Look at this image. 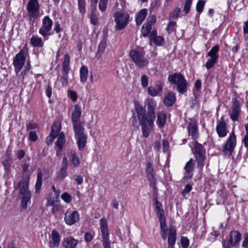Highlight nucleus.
<instances>
[{"instance_id":"obj_7","label":"nucleus","mask_w":248,"mask_h":248,"mask_svg":"<svg viewBox=\"0 0 248 248\" xmlns=\"http://www.w3.org/2000/svg\"><path fill=\"white\" fill-rule=\"evenodd\" d=\"M28 49L27 46H24L13 59V65L15 72L18 74L25 64Z\"/></svg>"},{"instance_id":"obj_42","label":"nucleus","mask_w":248,"mask_h":248,"mask_svg":"<svg viewBox=\"0 0 248 248\" xmlns=\"http://www.w3.org/2000/svg\"><path fill=\"white\" fill-rule=\"evenodd\" d=\"M181 12V9L178 7L175 8L172 12L170 14V18L177 19L178 18L179 15Z\"/></svg>"},{"instance_id":"obj_34","label":"nucleus","mask_w":248,"mask_h":248,"mask_svg":"<svg viewBox=\"0 0 248 248\" xmlns=\"http://www.w3.org/2000/svg\"><path fill=\"white\" fill-rule=\"evenodd\" d=\"M70 56L66 53L64 56V61L62 63V71L67 72L69 71Z\"/></svg>"},{"instance_id":"obj_64","label":"nucleus","mask_w":248,"mask_h":248,"mask_svg":"<svg viewBox=\"0 0 248 248\" xmlns=\"http://www.w3.org/2000/svg\"><path fill=\"white\" fill-rule=\"evenodd\" d=\"M163 85L162 83L160 81H157L155 85V88L157 89V90L160 93L162 91Z\"/></svg>"},{"instance_id":"obj_45","label":"nucleus","mask_w":248,"mask_h":248,"mask_svg":"<svg viewBox=\"0 0 248 248\" xmlns=\"http://www.w3.org/2000/svg\"><path fill=\"white\" fill-rule=\"evenodd\" d=\"M67 95L73 102H75L77 101L78 99V95L76 92L73 90H68Z\"/></svg>"},{"instance_id":"obj_5","label":"nucleus","mask_w":248,"mask_h":248,"mask_svg":"<svg viewBox=\"0 0 248 248\" xmlns=\"http://www.w3.org/2000/svg\"><path fill=\"white\" fill-rule=\"evenodd\" d=\"M145 105L147 106L148 110L147 114L145 113V109L140 105H136L135 110L137 116H139V112L142 111L145 118L155 119V110L156 108L157 104L153 98H148L145 101Z\"/></svg>"},{"instance_id":"obj_25","label":"nucleus","mask_w":248,"mask_h":248,"mask_svg":"<svg viewBox=\"0 0 248 248\" xmlns=\"http://www.w3.org/2000/svg\"><path fill=\"white\" fill-rule=\"evenodd\" d=\"M241 234L237 231H232L230 232V240L232 246H235L241 240Z\"/></svg>"},{"instance_id":"obj_41","label":"nucleus","mask_w":248,"mask_h":248,"mask_svg":"<svg viewBox=\"0 0 248 248\" xmlns=\"http://www.w3.org/2000/svg\"><path fill=\"white\" fill-rule=\"evenodd\" d=\"M29 165H30V163L29 162H25L22 164V168L23 172L24 173H25V175L23 176V178L22 180H23L26 179V174H28L29 173L31 174V172L29 170H28V168H29Z\"/></svg>"},{"instance_id":"obj_54","label":"nucleus","mask_w":248,"mask_h":248,"mask_svg":"<svg viewBox=\"0 0 248 248\" xmlns=\"http://www.w3.org/2000/svg\"><path fill=\"white\" fill-rule=\"evenodd\" d=\"M141 84L143 88H146L148 86V78L145 75H142L141 77Z\"/></svg>"},{"instance_id":"obj_1","label":"nucleus","mask_w":248,"mask_h":248,"mask_svg":"<svg viewBox=\"0 0 248 248\" xmlns=\"http://www.w3.org/2000/svg\"><path fill=\"white\" fill-rule=\"evenodd\" d=\"M81 107L78 105H76L72 112V122L78 149L79 151H82L86 145L87 135L85 133V128L81 124Z\"/></svg>"},{"instance_id":"obj_58","label":"nucleus","mask_w":248,"mask_h":248,"mask_svg":"<svg viewBox=\"0 0 248 248\" xmlns=\"http://www.w3.org/2000/svg\"><path fill=\"white\" fill-rule=\"evenodd\" d=\"M242 246L244 248H248V232L244 235V239Z\"/></svg>"},{"instance_id":"obj_24","label":"nucleus","mask_w":248,"mask_h":248,"mask_svg":"<svg viewBox=\"0 0 248 248\" xmlns=\"http://www.w3.org/2000/svg\"><path fill=\"white\" fill-rule=\"evenodd\" d=\"M157 120L156 124L159 128H163L164 127L167 121V115L166 113L161 111L158 112L156 114Z\"/></svg>"},{"instance_id":"obj_47","label":"nucleus","mask_w":248,"mask_h":248,"mask_svg":"<svg viewBox=\"0 0 248 248\" xmlns=\"http://www.w3.org/2000/svg\"><path fill=\"white\" fill-rule=\"evenodd\" d=\"M151 41H154V43L157 46H161L164 43V39L162 37L158 36L154 38Z\"/></svg>"},{"instance_id":"obj_3","label":"nucleus","mask_w":248,"mask_h":248,"mask_svg":"<svg viewBox=\"0 0 248 248\" xmlns=\"http://www.w3.org/2000/svg\"><path fill=\"white\" fill-rule=\"evenodd\" d=\"M160 227V234L162 238L166 240L168 237V248H174L176 239V231L174 226H170L169 229H167L166 218L159 219Z\"/></svg>"},{"instance_id":"obj_38","label":"nucleus","mask_w":248,"mask_h":248,"mask_svg":"<svg viewBox=\"0 0 248 248\" xmlns=\"http://www.w3.org/2000/svg\"><path fill=\"white\" fill-rule=\"evenodd\" d=\"M152 29L151 23H146L143 25L142 27V34L144 37H146L148 35Z\"/></svg>"},{"instance_id":"obj_40","label":"nucleus","mask_w":248,"mask_h":248,"mask_svg":"<svg viewBox=\"0 0 248 248\" xmlns=\"http://www.w3.org/2000/svg\"><path fill=\"white\" fill-rule=\"evenodd\" d=\"M108 0H100L99 3V9L101 12H104L107 9Z\"/></svg>"},{"instance_id":"obj_37","label":"nucleus","mask_w":248,"mask_h":248,"mask_svg":"<svg viewBox=\"0 0 248 248\" xmlns=\"http://www.w3.org/2000/svg\"><path fill=\"white\" fill-rule=\"evenodd\" d=\"M68 73L69 71L63 72L62 76L60 79L62 87H66L68 83Z\"/></svg>"},{"instance_id":"obj_9","label":"nucleus","mask_w":248,"mask_h":248,"mask_svg":"<svg viewBox=\"0 0 248 248\" xmlns=\"http://www.w3.org/2000/svg\"><path fill=\"white\" fill-rule=\"evenodd\" d=\"M113 16L116 30L121 31L124 29L129 22L130 15L125 11L116 12L114 13Z\"/></svg>"},{"instance_id":"obj_50","label":"nucleus","mask_w":248,"mask_h":248,"mask_svg":"<svg viewBox=\"0 0 248 248\" xmlns=\"http://www.w3.org/2000/svg\"><path fill=\"white\" fill-rule=\"evenodd\" d=\"M62 210V207L59 204H56L53 205L52 208V213L53 214H56L57 213L60 212Z\"/></svg>"},{"instance_id":"obj_33","label":"nucleus","mask_w":248,"mask_h":248,"mask_svg":"<svg viewBox=\"0 0 248 248\" xmlns=\"http://www.w3.org/2000/svg\"><path fill=\"white\" fill-rule=\"evenodd\" d=\"M31 44L35 47H42L44 45L42 38L35 36L31 37Z\"/></svg>"},{"instance_id":"obj_63","label":"nucleus","mask_w":248,"mask_h":248,"mask_svg":"<svg viewBox=\"0 0 248 248\" xmlns=\"http://www.w3.org/2000/svg\"><path fill=\"white\" fill-rule=\"evenodd\" d=\"M223 246L224 248H231L232 246L231 241L229 239V240H225L223 243Z\"/></svg>"},{"instance_id":"obj_23","label":"nucleus","mask_w":248,"mask_h":248,"mask_svg":"<svg viewBox=\"0 0 248 248\" xmlns=\"http://www.w3.org/2000/svg\"><path fill=\"white\" fill-rule=\"evenodd\" d=\"M195 161L192 158H191L188 161H187L184 170L187 175V177L191 179L193 176L192 171L195 167Z\"/></svg>"},{"instance_id":"obj_4","label":"nucleus","mask_w":248,"mask_h":248,"mask_svg":"<svg viewBox=\"0 0 248 248\" xmlns=\"http://www.w3.org/2000/svg\"><path fill=\"white\" fill-rule=\"evenodd\" d=\"M129 56L135 64L140 68L146 67L149 64V60L145 57V52L142 47H137L131 49Z\"/></svg>"},{"instance_id":"obj_56","label":"nucleus","mask_w":248,"mask_h":248,"mask_svg":"<svg viewBox=\"0 0 248 248\" xmlns=\"http://www.w3.org/2000/svg\"><path fill=\"white\" fill-rule=\"evenodd\" d=\"M31 68V65L29 61L27 62V65L25 66V69L23 70L20 73V76L22 77V78L23 79L24 78L25 75L26 73L30 70Z\"/></svg>"},{"instance_id":"obj_31","label":"nucleus","mask_w":248,"mask_h":248,"mask_svg":"<svg viewBox=\"0 0 248 248\" xmlns=\"http://www.w3.org/2000/svg\"><path fill=\"white\" fill-rule=\"evenodd\" d=\"M71 165L74 167H78L80 163V161L78 158L77 153L75 151L71 150L70 151Z\"/></svg>"},{"instance_id":"obj_59","label":"nucleus","mask_w":248,"mask_h":248,"mask_svg":"<svg viewBox=\"0 0 248 248\" xmlns=\"http://www.w3.org/2000/svg\"><path fill=\"white\" fill-rule=\"evenodd\" d=\"M93 235L90 232H87L85 234L84 238L86 242H91L93 239Z\"/></svg>"},{"instance_id":"obj_12","label":"nucleus","mask_w":248,"mask_h":248,"mask_svg":"<svg viewBox=\"0 0 248 248\" xmlns=\"http://www.w3.org/2000/svg\"><path fill=\"white\" fill-rule=\"evenodd\" d=\"M27 10L28 16L30 19H36L40 17V5L37 0H29L27 5Z\"/></svg>"},{"instance_id":"obj_36","label":"nucleus","mask_w":248,"mask_h":248,"mask_svg":"<svg viewBox=\"0 0 248 248\" xmlns=\"http://www.w3.org/2000/svg\"><path fill=\"white\" fill-rule=\"evenodd\" d=\"M96 8H93L92 9V12L90 15L91 23L93 25H98L99 22L97 16L95 14Z\"/></svg>"},{"instance_id":"obj_62","label":"nucleus","mask_w":248,"mask_h":248,"mask_svg":"<svg viewBox=\"0 0 248 248\" xmlns=\"http://www.w3.org/2000/svg\"><path fill=\"white\" fill-rule=\"evenodd\" d=\"M54 30L57 33H58L61 32V25L58 21L55 22Z\"/></svg>"},{"instance_id":"obj_61","label":"nucleus","mask_w":248,"mask_h":248,"mask_svg":"<svg viewBox=\"0 0 248 248\" xmlns=\"http://www.w3.org/2000/svg\"><path fill=\"white\" fill-rule=\"evenodd\" d=\"M156 213L159 219L160 218H165V217L164 216V212L163 209L156 211Z\"/></svg>"},{"instance_id":"obj_29","label":"nucleus","mask_w":248,"mask_h":248,"mask_svg":"<svg viewBox=\"0 0 248 248\" xmlns=\"http://www.w3.org/2000/svg\"><path fill=\"white\" fill-rule=\"evenodd\" d=\"M147 177L151 182H154V169L151 163L148 162L146 166Z\"/></svg>"},{"instance_id":"obj_44","label":"nucleus","mask_w":248,"mask_h":248,"mask_svg":"<svg viewBox=\"0 0 248 248\" xmlns=\"http://www.w3.org/2000/svg\"><path fill=\"white\" fill-rule=\"evenodd\" d=\"M205 5V1L203 0H199L196 5V10L197 12L201 14L203 10Z\"/></svg>"},{"instance_id":"obj_8","label":"nucleus","mask_w":248,"mask_h":248,"mask_svg":"<svg viewBox=\"0 0 248 248\" xmlns=\"http://www.w3.org/2000/svg\"><path fill=\"white\" fill-rule=\"evenodd\" d=\"M193 153L197 162V168L200 171L203 170L204 161L205 159V150L204 147L196 141L194 145Z\"/></svg>"},{"instance_id":"obj_28","label":"nucleus","mask_w":248,"mask_h":248,"mask_svg":"<svg viewBox=\"0 0 248 248\" xmlns=\"http://www.w3.org/2000/svg\"><path fill=\"white\" fill-rule=\"evenodd\" d=\"M175 94L172 92H169L165 96L164 99V104L166 106H171L175 101Z\"/></svg>"},{"instance_id":"obj_46","label":"nucleus","mask_w":248,"mask_h":248,"mask_svg":"<svg viewBox=\"0 0 248 248\" xmlns=\"http://www.w3.org/2000/svg\"><path fill=\"white\" fill-rule=\"evenodd\" d=\"M176 23L175 22H170L168 24L167 31L170 33L174 31L176 28Z\"/></svg>"},{"instance_id":"obj_57","label":"nucleus","mask_w":248,"mask_h":248,"mask_svg":"<svg viewBox=\"0 0 248 248\" xmlns=\"http://www.w3.org/2000/svg\"><path fill=\"white\" fill-rule=\"evenodd\" d=\"M192 189V186L190 184L186 185L182 191V194L184 196L186 193H189Z\"/></svg>"},{"instance_id":"obj_2","label":"nucleus","mask_w":248,"mask_h":248,"mask_svg":"<svg viewBox=\"0 0 248 248\" xmlns=\"http://www.w3.org/2000/svg\"><path fill=\"white\" fill-rule=\"evenodd\" d=\"M31 173L26 175V179L21 180L17 185V188L20 189L21 195V206L24 211L28 209V206L31 203V192L28 189Z\"/></svg>"},{"instance_id":"obj_13","label":"nucleus","mask_w":248,"mask_h":248,"mask_svg":"<svg viewBox=\"0 0 248 248\" xmlns=\"http://www.w3.org/2000/svg\"><path fill=\"white\" fill-rule=\"evenodd\" d=\"M53 24V21L50 17L47 16H45L42 19V24L39 30V33L44 38L50 35Z\"/></svg>"},{"instance_id":"obj_10","label":"nucleus","mask_w":248,"mask_h":248,"mask_svg":"<svg viewBox=\"0 0 248 248\" xmlns=\"http://www.w3.org/2000/svg\"><path fill=\"white\" fill-rule=\"evenodd\" d=\"M168 80L170 82L177 85V90L179 93H183L186 91L187 82L181 74L175 73L170 75Z\"/></svg>"},{"instance_id":"obj_49","label":"nucleus","mask_w":248,"mask_h":248,"mask_svg":"<svg viewBox=\"0 0 248 248\" xmlns=\"http://www.w3.org/2000/svg\"><path fill=\"white\" fill-rule=\"evenodd\" d=\"M148 92L149 94L152 96H155L159 93H160V92H158L156 89H155V87L151 86L148 87Z\"/></svg>"},{"instance_id":"obj_39","label":"nucleus","mask_w":248,"mask_h":248,"mask_svg":"<svg viewBox=\"0 0 248 248\" xmlns=\"http://www.w3.org/2000/svg\"><path fill=\"white\" fill-rule=\"evenodd\" d=\"M78 6L79 12L82 15H84L86 13V1L85 0H78Z\"/></svg>"},{"instance_id":"obj_15","label":"nucleus","mask_w":248,"mask_h":248,"mask_svg":"<svg viewBox=\"0 0 248 248\" xmlns=\"http://www.w3.org/2000/svg\"><path fill=\"white\" fill-rule=\"evenodd\" d=\"M64 219L66 224L72 225L79 221V214L77 211L68 209L64 214Z\"/></svg>"},{"instance_id":"obj_43","label":"nucleus","mask_w":248,"mask_h":248,"mask_svg":"<svg viewBox=\"0 0 248 248\" xmlns=\"http://www.w3.org/2000/svg\"><path fill=\"white\" fill-rule=\"evenodd\" d=\"M217 59H216L214 58H210L207 61L205 64L206 68L207 69H211L216 63V62H217Z\"/></svg>"},{"instance_id":"obj_14","label":"nucleus","mask_w":248,"mask_h":248,"mask_svg":"<svg viewBox=\"0 0 248 248\" xmlns=\"http://www.w3.org/2000/svg\"><path fill=\"white\" fill-rule=\"evenodd\" d=\"M236 144V136L234 131H232L229 138L226 140V142L223 148V153L229 157L233 152Z\"/></svg>"},{"instance_id":"obj_52","label":"nucleus","mask_w":248,"mask_h":248,"mask_svg":"<svg viewBox=\"0 0 248 248\" xmlns=\"http://www.w3.org/2000/svg\"><path fill=\"white\" fill-rule=\"evenodd\" d=\"M29 140L32 142H35L38 139L36 132L35 131H31L30 132L29 135Z\"/></svg>"},{"instance_id":"obj_60","label":"nucleus","mask_w":248,"mask_h":248,"mask_svg":"<svg viewBox=\"0 0 248 248\" xmlns=\"http://www.w3.org/2000/svg\"><path fill=\"white\" fill-rule=\"evenodd\" d=\"M42 185V181L36 180L35 189L36 192H39L40 190Z\"/></svg>"},{"instance_id":"obj_26","label":"nucleus","mask_w":248,"mask_h":248,"mask_svg":"<svg viewBox=\"0 0 248 248\" xmlns=\"http://www.w3.org/2000/svg\"><path fill=\"white\" fill-rule=\"evenodd\" d=\"M147 15V10L146 9H142L136 15L135 21L137 26H140Z\"/></svg>"},{"instance_id":"obj_32","label":"nucleus","mask_w":248,"mask_h":248,"mask_svg":"<svg viewBox=\"0 0 248 248\" xmlns=\"http://www.w3.org/2000/svg\"><path fill=\"white\" fill-rule=\"evenodd\" d=\"M219 46L218 45L214 46L209 51L207 55L211 57V58H214L217 59L218 58V55L217 52L219 51Z\"/></svg>"},{"instance_id":"obj_20","label":"nucleus","mask_w":248,"mask_h":248,"mask_svg":"<svg viewBox=\"0 0 248 248\" xmlns=\"http://www.w3.org/2000/svg\"><path fill=\"white\" fill-rule=\"evenodd\" d=\"M60 235L55 230L51 232V236L48 244L50 248H58L60 243Z\"/></svg>"},{"instance_id":"obj_30","label":"nucleus","mask_w":248,"mask_h":248,"mask_svg":"<svg viewBox=\"0 0 248 248\" xmlns=\"http://www.w3.org/2000/svg\"><path fill=\"white\" fill-rule=\"evenodd\" d=\"M88 68L86 66L83 65L80 69V79L81 83H85L88 77Z\"/></svg>"},{"instance_id":"obj_51","label":"nucleus","mask_w":248,"mask_h":248,"mask_svg":"<svg viewBox=\"0 0 248 248\" xmlns=\"http://www.w3.org/2000/svg\"><path fill=\"white\" fill-rule=\"evenodd\" d=\"M181 244L183 248H187L189 245L188 239L186 237H182L181 239Z\"/></svg>"},{"instance_id":"obj_48","label":"nucleus","mask_w":248,"mask_h":248,"mask_svg":"<svg viewBox=\"0 0 248 248\" xmlns=\"http://www.w3.org/2000/svg\"><path fill=\"white\" fill-rule=\"evenodd\" d=\"M192 0H186L183 11L186 14H188L190 10Z\"/></svg>"},{"instance_id":"obj_21","label":"nucleus","mask_w":248,"mask_h":248,"mask_svg":"<svg viewBox=\"0 0 248 248\" xmlns=\"http://www.w3.org/2000/svg\"><path fill=\"white\" fill-rule=\"evenodd\" d=\"M65 142V136L63 133H60L58 135V138L56 142V155L60 156L61 155V152L63 149V145Z\"/></svg>"},{"instance_id":"obj_53","label":"nucleus","mask_w":248,"mask_h":248,"mask_svg":"<svg viewBox=\"0 0 248 248\" xmlns=\"http://www.w3.org/2000/svg\"><path fill=\"white\" fill-rule=\"evenodd\" d=\"M62 199L66 202L69 203L72 201L71 196L67 192H64L61 196Z\"/></svg>"},{"instance_id":"obj_22","label":"nucleus","mask_w":248,"mask_h":248,"mask_svg":"<svg viewBox=\"0 0 248 248\" xmlns=\"http://www.w3.org/2000/svg\"><path fill=\"white\" fill-rule=\"evenodd\" d=\"M78 244V240L72 236H67L63 238L62 245L64 248H75Z\"/></svg>"},{"instance_id":"obj_18","label":"nucleus","mask_w":248,"mask_h":248,"mask_svg":"<svg viewBox=\"0 0 248 248\" xmlns=\"http://www.w3.org/2000/svg\"><path fill=\"white\" fill-rule=\"evenodd\" d=\"M240 111L241 108L239 102L235 99L233 101L232 108L230 112V116L232 121H237Z\"/></svg>"},{"instance_id":"obj_27","label":"nucleus","mask_w":248,"mask_h":248,"mask_svg":"<svg viewBox=\"0 0 248 248\" xmlns=\"http://www.w3.org/2000/svg\"><path fill=\"white\" fill-rule=\"evenodd\" d=\"M61 129V126L59 124L55 123L53 124L51 127V132L49 135V138H51V142L53 141L56 137L58 136Z\"/></svg>"},{"instance_id":"obj_19","label":"nucleus","mask_w":248,"mask_h":248,"mask_svg":"<svg viewBox=\"0 0 248 248\" xmlns=\"http://www.w3.org/2000/svg\"><path fill=\"white\" fill-rule=\"evenodd\" d=\"M216 131L220 138L225 137L227 134L228 131L226 128V123L223 117L220 118L219 121H217Z\"/></svg>"},{"instance_id":"obj_11","label":"nucleus","mask_w":248,"mask_h":248,"mask_svg":"<svg viewBox=\"0 0 248 248\" xmlns=\"http://www.w3.org/2000/svg\"><path fill=\"white\" fill-rule=\"evenodd\" d=\"M100 225L103 248H111L107 220L105 218H101L100 220Z\"/></svg>"},{"instance_id":"obj_17","label":"nucleus","mask_w":248,"mask_h":248,"mask_svg":"<svg viewBox=\"0 0 248 248\" xmlns=\"http://www.w3.org/2000/svg\"><path fill=\"white\" fill-rule=\"evenodd\" d=\"M189 120L187 127L188 135L191 136L194 140H195L199 136L197 122L192 119H189Z\"/></svg>"},{"instance_id":"obj_55","label":"nucleus","mask_w":248,"mask_h":248,"mask_svg":"<svg viewBox=\"0 0 248 248\" xmlns=\"http://www.w3.org/2000/svg\"><path fill=\"white\" fill-rule=\"evenodd\" d=\"M161 2L159 0H154L151 4V8L155 10L158 8L160 6Z\"/></svg>"},{"instance_id":"obj_16","label":"nucleus","mask_w":248,"mask_h":248,"mask_svg":"<svg viewBox=\"0 0 248 248\" xmlns=\"http://www.w3.org/2000/svg\"><path fill=\"white\" fill-rule=\"evenodd\" d=\"M107 38L108 31L104 30L102 38L98 46L97 51L96 53V57L97 59H99L105 52L107 46Z\"/></svg>"},{"instance_id":"obj_35","label":"nucleus","mask_w":248,"mask_h":248,"mask_svg":"<svg viewBox=\"0 0 248 248\" xmlns=\"http://www.w3.org/2000/svg\"><path fill=\"white\" fill-rule=\"evenodd\" d=\"M67 167H61L60 171L58 173L57 175V179L59 180H63L67 175Z\"/></svg>"},{"instance_id":"obj_6","label":"nucleus","mask_w":248,"mask_h":248,"mask_svg":"<svg viewBox=\"0 0 248 248\" xmlns=\"http://www.w3.org/2000/svg\"><path fill=\"white\" fill-rule=\"evenodd\" d=\"M142 112V111H140L139 112L140 113L139 116H137L141 125L143 136L145 138H148L150 134L152 128L154 127L155 120L145 118Z\"/></svg>"}]
</instances>
